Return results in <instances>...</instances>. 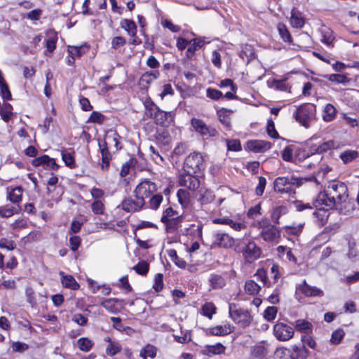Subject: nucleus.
Returning <instances> with one entry per match:
<instances>
[{
  "label": "nucleus",
  "mask_w": 359,
  "mask_h": 359,
  "mask_svg": "<svg viewBox=\"0 0 359 359\" xmlns=\"http://www.w3.org/2000/svg\"><path fill=\"white\" fill-rule=\"evenodd\" d=\"M348 197L346 185L339 181H332L325 187L323 192H320L313 202V206L319 211L313 212V215L317 217L321 210H327L332 208H339L345 203Z\"/></svg>",
  "instance_id": "1"
},
{
  "label": "nucleus",
  "mask_w": 359,
  "mask_h": 359,
  "mask_svg": "<svg viewBox=\"0 0 359 359\" xmlns=\"http://www.w3.org/2000/svg\"><path fill=\"white\" fill-rule=\"evenodd\" d=\"M230 318L241 327L248 326L251 321L249 311L234 304H230L229 308Z\"/></svg>",
  "instance_id": "2"
},
{
  "label": "nucleus",
  "mask_w": 359,
  "mask_h": 359,
  "mask_svg": "<svg viewBox=\"0 0 359 359\" xmlns=\"http://www.w3.org/2000/svg\"><path fill=\"white\" fill-rule=\"evenodd\" d=\"M315 107L311 104H303L299 107L294 114L295 119L305 128H309L315 116Z\"/></svg>",
  "instance_id": "3"
},
{
  "label": "nucleus",
  "mask_w": 359,
  "mask_h": 359,
  "mask_svg": "<svg viewBox=\"0 0 359 359\" xmlns=\"http://www.w3.org/2000/svg\"><path fill=\"white\" fill-rule=\"evenodd\" d=\"M119 139L120 136L115 130L107 131L103 142L99 143L100 149L102 150L104 148L109 151H117L122 147Z\"/></svg>",
  "instance_id": "4"
},
{
  "label": "nucleus",
  "mask_w": 359,
  "mask_h": 359,
  "mask_svg": "<svg viewBox=\"0 0 359 359\" xmlns=\"http://www.w3.org/2000/svg\"><path fill=\"white\" fill-rule=\"evenodd\" d=\"M273 332L275 337L280 341H288L294 336V329L282 322H277L274 325Z\"/></svg>",
  "instance_id": "5"
},
{
  "label": "nucleus",
  "mask_w": 359,
  "mask_h": 359,
  "mask_svg": "<svg viewBox=\"0 0 359 359\" xmlns=\"http://www.w3.org/2000/svg\"><path fill=\"white\" fill-rule=\"evenodd\" d=\"M296 292H300L307 297H322L324 296V292L320 288L311 285L304 280L296 287Z\"/></svg>",
  "instance_id": "6"
},
{
  "label": "nucleus",
  "mask_w": 359,
  "mask_h": 359,
  "mask_svg": "<svg viewBox=\"0 0 359 359\" xmlns=\"http://www.w3.org/2000/svg\"><path fill=\"white\" fill-rule=\"evenodd\" d=\"M145 201L135 194L134 198H125L122 203V209L128 212H133L140 210L144 205Z\"/></svg>",
  "instance_id": "7"
},
{
  "label": "nucleus",
  "mask_w": 359,
  "mask_h": 359,
  "mask_svg": "<svg viewBox=\"0 0 359 359\" xmlns=\"http://www.w3.org/2000/svg\"><path fill=\"white\" fill-rule=\"evenodd\" d=\"M296 179L285 177H277L274 181V190L280 194H287L292 191V185L295 184Z\"/></svg>",
  "instance_id": "8"
},
{
  "label": "nucleus",
  "mask_w": 359,
  "mask_h": 359,
  "mask_svg": "<svg viewBox=\"0 0 359 359\" xmlns=\"http://www.w3.org/2000/svg\"><path fill=\"white\" fill-rule=\"evenodd\" d=\"M156 189L155 183L149 180H144L136 187L134 193L144 201L146 198H149L154 193Z\"/></svg>",
  "instance_id": "9"
},
{
  "label": "nucleus",
  "mask_w": 359,
  "mask_h": 359,
  "mask_svg": "<svg viewBox=\"0 0 359 359\" xmlns=\"http://www.w3.org/2000/svg\"><path fill=\"white\" fill-rule=\"evenodd\" d=\"M203 163V157L200 153H193L189 155L184 161V166L188 172L196 173L201 170Z\"/></svg>",
  "instance_id": "10"
},
{
  "label": "nucleus",
  "mask_w": 359,
  "mask_h": 359,
  "mask_svg": "<svg viewBox=\"0 0 359 359\" xmlns=\"http://www.w3.org/2000/svg\"><path fill=\"white\" fill-rule=\"evenodd\" d=\"M262 250L254 242H249L243 251L245 259L251 263L260 257Z\"/></svg>",
  "instance_id": "11"
},
{
  "label": "nucleus",
  "mask_w": 359,
  "mask_h": 359,
  "mask_svg": "<svg viewBox=\"0 0 359 359\" xmlns=\"http://www.w3.org/2000/svg\"><path fill=\"white\" fill-rule=\"evenodd\" d=\"M261 236L266 242L278 243L280 238V231L274 225L268 226L262 230Z\"/></svg>",
  "instance_id": "12"
},
{
  "label": "nucleus",
  "mask_w": 359,
  "mask_h": 359,
  "mask_svg": "<svg viewBox=\"0 0 359 359\" xmlns=\"http://www.w3.org/2000/svg\"><path fill=\"white\" fill-rule=\"evenodd\" d=\"M179 184L182 187H185L189 190L194 191L199 187L200 181L196 176L187 172L180 176Z\"/></svg>",
  "instance_id": "13"
},
{
  "label": "nucleus",
  "mask_w": 359,
  "mask_h": 359,
  "mask_svg": "<svg viewBox=\"0 0 359 359\" xmlns=\"http://www.w3.org/2000/svg\"><path fill=\"white\" fill-rule=\"evenodd\" d=\"M101 305L109 313H117L125 306V304L123 299L109 298L103 300Z\"/></svg>",
  "instance_id": "14"
},
{
  "label": "nucleus",
  "mask_w": 359,
  "mask_h": 359,
  "mask_svg": "<svg viewBox=\"0 0 359 359\" xmlns=\"http://www.w3.org/2000/svg\"><path fill=\"white\" fill-rule=\"evenodd\" d=\"M175 116L174 111H165L160 109L153 119L156 124L167 126L174 121Z\"/></svg>",
  "instance_id": "15"
},
{
  "label": "nucleus",
  "mask_w": 359,
  "mask_h": 359,
  "mask_svg": "<svg viewBox=\"0 0 359 359\" xmlns=\"http://www.w3.org/2000/svg\"><path fill=\"white\" fill-rule=\"evenodd\" d=\"M271 148V143L263 140H250L246 144L245 149L255 153H262Z\"/></svg>",
  "instance_id": "16"
},
{
  "label": "nucleus",
  "mask_w": 359,
  "mask_h": 359,
  "mask_svg": "<svg viewBox=\"0 0 359 359\" xmlns=\"http://www.w3.org/2000/svg\"><path fill=\"white\" fill-rule=\"evenodd\" d=\"M191 124L194 129L201 135L203 136L213 135L214 131H211L202 120L194 118L191 120Z\"/></svg>",
  "instance_id": "17"
},
{
  "label": "nucleus",
  "mask_w": 359,
  "mask_h": 359,
  "mask_svg": "<svg viewBox=\"0 0 359 359\" xmlns=\"http://www.w3.org/2000/svg\"><path fill=\"white\" fill-rule=\"evenodd\" d=\"M160 76L158 70L149 71L144 73L140 79V85L142 88H147L149 85Z\"/></svg>",
  "instance_id": "18"
},
{
  "label": "nucleus",
  "mask_w": 359,
  "mask_h": 359,
  "mask_svg": "<svg viewBox=\"0 0 359 359\" xmlns=\"http://www.w3.org/2000/svg\"><path fill=\"white\" fill-rule=\"evenodd\" d=\"M335 143L333 140H328L323 142L318 145L313 144L311 147V153L313 154H321L326 152L330 149L334 148Z\"/></svg>",
  "instance_id": "19"
},
{
  "label": "nucleus",
  "mask_w": 359,
  "mask_h": 359,
  "mask_svg": "<svg viewBox=\"0 0 359 359\" xmlns=\"http://www.w3.org/2000/svg\"><path fill=\"white\" fill-rule=\"evenodd\" d=\"M290 22L291 25L295 28H302L304 25V19L302 14L295 8L291 11Z\"/></svg>",
  "instance_id": "20"
},
{
  "label": "nucleus",
  "mask_w": 359,
  "mask_h": 359,
  "mask_svg": "<svg viewBox=\"0 0 359 359\" xmlns=\"http://www.w3.org/2000/svg\"><path fill=\"white\" fill-rule=\"evenodd\" d=\"M74 154L75 152L74 151H69L67 149H63L61 151V156L63 162L66 166L70 168L76 167Z\"/></svg>",
  "instance_id": "21"
},
{
  "label": "nucleus",
  "mask_w": 359,
  "mask_h": 359,
  "mask_svg": "<svg viewBox=\"0 0 359 359\" xmlns=\"http://www.w3.org/2000/svg\"><path fill=\"white\" fill-rule=\"evenodd\" d=\"M267 353V348L264 345H255L251 348V359H264Z\"/></svg>",
  "instance_id": "22"
},
{
  "label": "nucleus",
  "mask_w": 359,
  "mask_h": 359,
  "mask_svg": "<svg viewBox=\"0 0 359 359\" xmlns=\"http://www.w3.org/2000/svg\"><path fill=\"white\" fill-rule=\"evenodd\" d=\"M214 199L215 195L211 191L203 189L199 190L198 201H199L201 205L210 203Z\"/></svg>",
  "instance_id": "23"
},
{
  "label": "nucleus",
  "mask_w": 359,
  "mask_h": 359,
  "mask_svg": "<svg viewBox=\"0 0 359 359\" xmlns=\"http://www.w3.org/2000/svg\"><path fill=\"white\" fill-rule=\"evenodd\" d=\"M120 25L129 36H135L137 34V26L133 20L123 19L121 21Z\"/></svg>",
  "instance_id": "24"
},
{
  "label": "nucleus",
  "mask_w": 359,
  "mask_h": 359,
  "mask_svg": "<svg viewBox=\"0 0 359 359\" xmlns=\"http://www.w3.org/2000/svg\"><path fill=\"white\" fill-rule=\"evenodd\" d=\"M23 189L21 187H16L11 191L8 190L7 198L11 203L16 204L22 201Z\"/></svg>",
  "instance_id": "25"
},
{
  "label": "nucleus",
  "mask_w": 359,
  "mask_h": 359,
  "mask_svg": "<svg viewBox=\"0 0 359 359\" xmlns=\"http://www.w3.org/2000/svg\"><path fill=\"white\" fill-rule=\"evenodd\" d=\"M145 107V116L153 118L160 108L150 99H147L144 103Z\"/></svg>",
  "instance_id": "26"
},
{
  "label": "nucleus",
  "mask_w": 359,
  "mask_h": 359,
  "mask_svg": "<svg viewBox=\"0 0 359 359\" xmlns=\"http://www.w3.org/2000/svg\"><path fill=\"white\" fill-rule=\"evenodd\" d=\"M254 56V48L251 45L245 44L242 46L240 57L244 62H249Z\"/></svg>",
  "instance_id": "27"
},
{
  "label": "nucleus",
  "mask_w": 359,
  "mask_h": 359,
  "mask_svg": "<svg viewBox=\"0 0 359 359\" xmlns=\"http://www.w3.org/2000/svg\"><path fill=\"white\" fill-rule=\"evenodd\" d=\"M178 202L184 208H187L190 204V194L189 192L185 189H180L177 192Z\"/></svg>",
  "instance_id": "28"
},
{
  "label": "nucleus",
  "mask_w": 359,
  "mask_h": 359,
  "mask_svg": "<svg viewBox=\"0 0 359 359\" xmlns=\"http://www.w3.org/2000/svg\"><path fill=\"white\" fill-rule=\"evenodd\" d=\"M62 275V284L67 288L76 290L79 288V284L76 281L74 278L71 275H64V273H60Z\"/></svg>",
  "instance_id": "29"
},
{
  "label": "nucleus",
  "mask_w": 359,
  "mask_h": 359,
  "mask_svg": "<svg viewBox=\"0 0 359 359\" xmlns=\"http://www.w3.org/2000/svg\"><path fill=\"white\" fill-rule=\"evenodd\" d=\"M20 208L7 204L0 207V216L1 217H10L15 214L19 213Z\"/></svg>",
  "instance_id": "30"
},
{
  "label": "nucleus",
  "mask_w": 359,
  "mask_h": 359,
  "mask_svg": "<svg viewBox=\"0 0 359 359\" xmlns=\"http://www.w3.org/2000/svg\"><path fill=\"white\" fill-rule=\"evenodd\" d=\"M224 351V346L222 344L218 343L215 345L205 346L201 351V353L203 355L210 356L211 355L220 354V353H223Z\"/></svg>",
  "instance_id": "31"
},
{
  "label": "nucleus",
  "mask_w": 359,
  "mask_h": 359,
  "mask_svg": "<svg viewBox=\"0 0 359 359\" xmlns=\"http://www.w3.org/2000/svg\"><path fill=\"white\" fill-rule=\"evenodd\" d=\"M290 353L292 359H305L307 355L304 346L296 345L292 346V351Z\"/></svg>",
  "instance_id": "32"
},
{
  "label": "nucleus",
  "mask_w": 359,
  "mask_h": 359,
  "mask_svg": "<svg viewBox=\"0 0 359 359\" xmlns=\"http://www.w3.org/2000/svg\"><path fill=\"white\" fill-rule=\"evenodd\" d=\"M183 221V217L181 215L176 216L175 217H171L167 220L162 222L165 224L166 229L168 231H175Z\"/></svg>",
  "instance_id": "33"
},
{
  "label": "nucleus",
  "mask_w": 359,
  "mask_h": 359,
  "mask_svg": "<svg viewBox=\"0 0 359 359\" xmlns=\"http://www.w3.org/2000/svg\"><path fill=\"white\" fill-rule=\"evenodd\" d=\"M205 44V41L201 39H194L190 41V44L187 50V57H191L194 52L202 48Z\"/></svg>",
  "instance_id": "34"
},
{
  "label": "nucleus",
  "mask_w": 359,
  "mask_h": 359,
  "mask_svg": "<svg viewBox=\"0 0 359 359\" xmlns=\"http://www.w3.org/2000/svg\"><path fill=\"white\" fill-rule=\"evenodd\" d=\"M261 288V285L257 284L253 280H248L245 285V291L250 295L257 294L259 292Z\"/></svg>",
  "instance_id": "35"
},
{
  "label": "nucleus",
  "mask_w": 359,
  "mask_h": 359,
  "mask_svg": "<svg viewBox=\"0 0 359 359\" xmlns=\"http://www.w3.org/2000/svg\"><path fill=\"white\" fill-rule=\"evenodd\" d=\"M336 113L337 110L332 104H326L323 111V120L327 122L332 121L335 118Z\"/></svg>",
  "instance_id": "36"
},
{
  "label": "nucleus",
  "mask_w": 359,
  "mask_h": 359,
  "mask_svg": "<svg viewBox=\"0 0 359 359\" xmlns=\"http://www.w3.org/2000/svg\"><path fill=\"white\" fill-rule=\"evenodd\" d=\"M210 285L212 289H219L224 285V280L221 275L212 274L209 278Z\"/></svg>",
  "instance_id": "37"
},
{
  "label": "nucleus",
  "mask_w": 359,
  "mask_h": 359,
  "mask_svg": "<svg viewBox=\"0 0 359 359\" xmlns=\"http://www.w3.org/2000/svg\"><path fill=\"white\" fill-rule=\"evenodd\" d=\"M226 88H229L230 90H228L226 92V100H233V99H238V97L235 95V93L237 90V86L232 80L226 79Z\"/></svg>",
  "instance_id": "38"
},
{
  "label": "nucleus",
  "mask_w": 359,
  "mask_h": 359,
  "mask_svg": "<svg viewBox=\"0 0 359 359\" xmlns=\"http://www.w3.org/2000/svg\"><path fill=\"white\" fill-rule=\"evenodd\" d=\"M157 353V348L151 344H147L141 351L140 353V357H149L151 358H154L156 356Z\"/></svg>",
  "instance_id": "39"
},
{
  "label": "nucleus",
  "mask_w": 359,
  "mask_h": 359,
  "mask_svg": "<svg viewBox=\"0 0 359 359\" xmlns=\"http://www.w3.org/2000/svg\"><path fill=\"white\" fill-rule=\"evenodd\" d=\"M295 327L299 331L309 333L311 331L312 325L307 320L299 319L295 322Z\"/></svg>",
  "instance_id": "40"
},
{
  "label": "nucleus",
  "mask_w": 359,
  "mask_h": 359,
  "mask_svg": "<svg viewBox=\"0 0 359 359\" xmlns=\"http://www.w3.org/2000/svg\"><path fill=\"white\" fill-rule=\"evenodd\" d=\"M277 29H278V33H279L281 39L284 41L289 42V43L292 42L291 35H290L287 27L284 24L279 23L277 26Z\"/></svg>",
  "instance_id": "41"
},
{
  "label": "nucleus",
  "mask_w": 359,
  "mask_h": 359,
  "mask_svg": "<svg viewBox=\"0 0 359 359\" xmlns=\"http://www.w3.org/2000/svg\"><path fill=\"white\" fill-rule=\"evenodd\" d=\"M77 344L80 350L88 352L92 348L93 342L88 338L82 337L77 341Z\"/></svg>",
  "instance_id": "42"
},
{
  "label": "nucleus",
  "mask_w": 359,
  "mask_h": 359,
  "mask_svg": "<svg viewBox=\"0 0 359 359\" xmlns=\"http://www.w3.org/2000/svg\"><path fill=\"white\" fill-rule=\"evenodd\" d=\"M215 311L216 307L211 302L205 303L201 308V313L208 318H212V315L215 313Z\"/></svg>",
  "instance_id": "43"
},
{
  "label": "nucleus",
  "mask_w": 359,
  "mask_h": 359,
  "mask_svg": "<svg viewBox=\"0 0 359 359\" xmlns=\"http://www.w3.org/2000/svg\"><path fill=\"white\" fill-rule=\"evenodd\" d=\"M304 223L300 224H292L291 225L286 226L285 227V231L288 234L291 235H298L302 231L304 228Z\"/></svg>",
  "instance_id": "44"
},
{
  "label": "nucleus",
  "mask_w": 359,
  "mask_h": 359,
  "mask_svg": "<svg viewBox=\"0 0 359 359\" xmlns=\"http://www.w3.org/2000/svg\"><path fill=\"white\" fill-rule=\"evenodd\" d=\"M13 107L10 104H6L0 109V114L2 119L8 122L12 116Z\"/></svg>",
  "instance_id": "45"
},
{
  "label": "nucleus",
  "mask_w": 359,
  "mask_h": 359,
  "mask_svg": "<svg viewBox=\"0 0 359 359\" xmlns=\"http://www.w3.org/2000/svg\"><path fill=\"white\" fill-rule=\"evenodd\" d=\"M254 277L256 278L257 280L261 281L264 286L267 287L271 286L270 283L268 281L266 273L264 269H259L254 274Z\"/></svg>",
  "instance_id": "46"
},
{
  "label": "nucleus",
  "mask_w": 359,
  "mask_h": 359,
  "mask_svg": "<svg viewBox=\"0 0 359 359\" xmlns=\"http://www.w3.org/2000/svg\"><path fill=\"white\" fill-rule=\"evenodd\" d=\"M88 50L86 46H69L68 53L70 55L76 57H81Z\"/></svg>",
  "instance_id": "47"
},
{
  "label": "nucleus",
  "mask_w": 359,
  "mask_h": 359,
  "mask_svg": "<svg viewBox=\"0 0 359 359\" xmlns=\"http://www.w3.org/2000/svg\"><path fill=\"white\" fill-rule=\"evenodd\" d=\"M325 77L328 79L330 81L335 82L337 83H346L350 81L346 76L343 74H333L327 75Z\"/></svg>",
  "instance_id": "48"
},
{
  "label": "nucleus",
  "mask_w": 359,
  "mask_h": 359,
  "mask_svg": "<svg viewBox=\"0 0 359 359\" xmlns=\"http://www.w3.org/2000/svg\"><path fill=\"white\" fill-rule=\"evenodd\" d=\"M102 154L101 168L104 170H107L109 166V161L111 160L110 151H107V149L100 150Z\"/></svg>",
  "instance_id": "49"
},
{
  "label": "nucleus",
  "mask_w": 359,
  "mask_h": 359,
  "mask_svg": "<svg viewBox=\"0 0 359 359\" xmlns=\"http://www.w3.org/2000/svg\"><path fill=\"white\" fill-rule=\"evenodd\" d=\"M121 350V346L118 342H110L106 348V353L108 355L113 356L119 353Z\"/></svg>",
  "instance_id": "50"
},
{
  "label": "nucleus",
  "mask_w": 359,
  "mask_h": 359,
  "mask_svg": "<svg viewBox=\"0 0 359 359\" xmlns=\"http://www.w3.org/2000/svg\"><path fill=\"white\" fill-rule=\"evenodd\" d=\"M344 332L341 329L334 330L330 338V343L332 344H339L344 337Z\"/></svg>",
  "instance_id": "51"
},
{
  "label": "nucleus",
  "mask_w": 359,
  "mask_h": 359,
  "mask_svg": "<svg viewBox=\"0 0 359 359\" xmlns=\"http://www.w3.org/2000/svg\"><path fill=\"white\" fill-rule=\"evenodd\" d=\"M278 309L275 306L267 307L264 312V317L268 321L273 320L277 315Z\"/></svg>",
  "instance_id": "52"
},
{
  "label": "nucleus",
  "mask_w": 359,
  "mask_h": 359,
  "mask_svg": "<svg viewBox=\"0 0 359 359\" xmlns=\"http://www.w3.org/2000/svg\"><path fill=\"white\" fill-rule=\"evenodd\" d=\"M91 209L95 215H102L104 211V205L100 200H95L91 205Z\"/></svg>",
  "instance_id": "53"
},
{
  "label": "nucleus",
  "mask_w": 359,
  "mask_h": 359,
  "mask_svg": "<svg viewBox=\"0 0 359 359\" xmlns=\"http://www.w3.org/2000/svg\"><path fill=\"white\" fill-rule=\"evenodd\" d=\"M149 264L145 261L140 262L137 264L133 266V269L140 275H145L149 271Z\"/></svg>",
  "instance_id": "54"
},
{
  "label": "nucleus",
  "mask_w": 359,
  "mask_h": 359,
  "mask_svg": "<svg viewBox=\"0 0 359 359\" xmlns=\"http://www.w3.org/2000/svg\"><path fill=\"white\" fill-rule=\"evenodd\" d=\"M261 215H262V208H261L260 203H258V204L255 205V206L251 207L247 212L248 217L250 219H255Z\"/></svg>",
  "instance_id": "55"
},
{
  "label": "nucleus",
  "mask_w": 359,
  "mask_h": 359,
  "mask_svg": "<svg viewBox=\"0 0 359 359\" xmlns=\"http://www.w3.org/2000/svg\"><path fill=\"white\" fill-rule=\"evenodd\" d=\"M334 37L332 35V32L329 29H324L322 31V39L321 41L328 46H332V42Z\"/></svg>",
  "instance_id": "56"
},
{
  "label": "nucleus",
  "mask_w": 359,
  "mask_h": 359,
  "mask_svg": "<svg viewBox=\"0 0 359 359\" xmlns=\"http://www.w3.org/2000/svg\"><path fill=\"white\" fill-rule=\"evenodd\" d=\"M358 156V152L355 151H346L341 154L340 157L344 163H348Z\"/></svg>",
  "instance_id": "57"
},
{
  "label": "nucleus",
  "mask_w": 359,
  "mask_h": 359,
  "mask_svg": "<svg viewBox=\"0 0 359 359\" xmlns=\"http://www.w3.org/2000/svg\"><path fill=\"white\" fill-rule=\"evenodd\" d=\"M285 208L283 206L277 207L275 209L273 210V212L271 213V219L272 221L276 223H279V219L282 214H284L285 212Z\"/></svg>",
  "instance_id": "58"
},
{
  "label": "nucleus",
  "mask_w": 359,
  "mask_h": 359,
  "mask_svg": "<svg viewBox=\"0 0 359 359\" xmlns=\"http://www.w3.org/2000/svg\"><path fill=\"white\" fill-rule=\"evenodd\" d=\"M163 201V196L160 194L153 196L149 200V207L151 209L156 210L160 206Z\"/></svg>",
  "instance_id": "59"
},
{
  "label": "nucleus",
  "mask_w": 359,
  "mask_h": 359,
  "mask_svg": "<svg viewBox=\"0 0 359 359\" xmlns=\"http://www.w3.org/2000/svg\"><path fill=\"white\" fill-rule=\"evenodd\" d=\"M206 95L208 97L217 100L222 97V93L217 89L208 88L206 90Z\"/></svg>",
  "instance_id": "60"
},
{
  "label": "nucleus",
  "mask_w": 359,
  "mask_h": 359,
  "mask_svg": "<svg viewBox=\"0 0 359 359\" xmlns=\"http://www.w3.org/2000/svg\"><path fill=\"white\" fill-rule=\"evenodd\" d=\"M227 149L229 151H238L242 147L238 140H231L226 141Z\"/></svg>",
  "instance_id": "61"
},
{
  "label": "nucleus",
  "mask_w": 359,
  "mask_h": 359,
  "mask_svg": "<svg viewBox=\"0 0 359 359\" xmlns=\"http://www.w3.org/2000/svg\"><path fill=\"white\" fill-rule=\"evenodd\" d=\"M1 95L4 100H11V93L6 82L0 84Z\"/></svg>",
  "instance_id": "62"
},
{
  "label": "nucleus",
  "mask_w": 359,
  "mask_h": 359,
  "mask_svg": "<svg viewBox=\"0 0 359 359\" xmlns=\"http://www.w3.org/2000/svg\"><path fill=\"white\" fill-rule=\"evenodd\" d=\"M11 347H12L13 352H20V353L27 351L29 348V346L27 344L20 342V341L13 342Z\"/></svg>",
  "instance_id": "63"
},
{
  "label": "nucleus",
  "mask_w": 359,
  "mask_h": 359,
  "mask_svg": "<svg viewBox=\"0 0 359 359\" xmlns=\"http://www.w3.org/2000/svg\"><path fill=\"white\" fill-rule=\"evenodd\" d=\"M81 239L79 236H71L69 238L70 249L74 252L76 251L81 245Z\"/></svg>",
  "instance_id": "64"
}]
</instances>
